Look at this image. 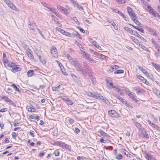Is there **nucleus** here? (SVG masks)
Returning a JSON list of instances; mask_svg holds the SVG:
<instances>
[{"mask_svg":"<svg viewBox=\"0 0 160 160\" xmlns=\"http://www.w3.org/2000/svg\"><path fill=\"white\" fill-rule=\"evenodd\" d=\"M54 153L55 155L56 156H58L59 155V152L58 150H57L54 151Z\"/></svg>","mask_w":160,"mask_h":160,"instance_id":"nucleus-51","label":"nucleus"},{"mask_svg":"<svg viewBox=\"0 0 160 160\" xmlns=\"http://www.w3.org/2000/svg\"><path fill=\"white\" fill-rule=\"evenodd\" d=\"M89 62L91 63H96L97 62L94 59H92V58L89 61Z\"/></svg>","mask_w":160,"mask_h":160,"instance_id":"nucleus-61","label":"nucleus"},{"mask_svg":"<svg viewBox=\"0 0 160 160\" xmlns=\"http://www.w3.org/2000/svg\"><path fill=\"white\" fill-rule=\"evenodd\" d=\"M38 57L39 59V60L43 64H45L46 63V60L45 58L43 57L42 58L41 56L40 55H38Z\"/></svg>","mask_w":160,"mask_h":160,"instance_id":"nucleus-21","label":"nucleus"},{"mask_svg":"<svg viewBox=\"0 0 160 160\" xmlns=\"http://www.w3.org/2000/svg\"><path fill=\"white\" fill-rule=\"evenodd\" d=\"M93 54L96 56V57H99L100 56V55H101L100 54V53H98L97 52H93Z\"/></svg>","mask_w":160,"mask_h":160,"instance_id":"nucleus-56","label":"nucleus"},{"mask_svg":"<svg viewBox=\"0 0 160 160\" xmlns=\"http://www.w3.org/2000/svg\"><path fill=\"white\" fill-rule=\"evenodd\" d=\"M55 144L56 145L59 146L63 148L67 149L68 147V145H67L65 143L57 141L56 142Z\"/></svg>","mask_w":160,"mask_h":160,"instance_id":"nucleus-10","label":"nucleus"},{"mask_svg":"<svg viewBox=\"0 0 160 160\" xmlns=\"http://www.w3.org/2000/svg\"><path fill=\"white\" fill-rule=\"evenodd\" d=\"M116 98L121 102L123 104H125L127 106L130 107L129 106V104L127 102L122 98L120 96H117Z\"/></svg>","mask_w":160,"mask_h":160,"instance_id":"nucleus-11","label":"nucleus"},{"mask_svg":"<svg viewBox=\"0 0 160 160\" xmlns=\"http://www.w3.org/2000/svg\"><path fill=\"white\" fill-rule=\"evenodd\" d=\"M83 66H84V68L83 69V71H85L87 72V71L88 70H89V69L88 68V67L87 66H85V63H83Z\"/></svg>","mask_w":160,"mask_h":160,"instance_id":"nucleus-55","label":"nucleus"},{"mask_svg":"<svg viewBox=\"0 0 160 160\" xmlns=\"http://www.w3.org/2000/svg\"><path fill=\"white\" fill-rule=\"evenodd\" d=\"M136 16H135L134 17L132 18H131L132 20L133 21V22H134L137 25H139L140 24V22H139V21L136 19Z\"/></svg>","mask_w":160,"mask_h":160,"instance_id":"nucleus-27","label":"nucleus"},{"mask_svg":"<svg viewBox=\"0 0 160 160\" xmlns=\"http://www.w3.org/2000/svg\"><path fill=\"white\" fill-rule=\"evenodd\" d=\"M3 63L5 67H10V63L8 61L5 60L3 62Z\"/></svg>","mask_w":160,"mask_h":160,"instance_id":"nucleus-33","label":"nucleus"},{"mask_svg":"<svg viewBox=\"0 0 160 160\" xmlns=\"http://www.w3.org/2000/svg\"><path fill=\"white\" fill-rule=\"evenodd\" d=\"M158 51V52L160 54V46L159 45L158 46V48H155Z\"/></svg>","mask_w":160,"mask_h":160,"instance_id":"nucleus-63","label":"nucleus"},{"mask_svg":"<svg viewBox=\"0 0 160 160\" xmlns=\"http://www.w3.org/2000/svg\"><path fill=\"white\" fill-rule=\"evenodd\" d=\"M3 1L8 6L12 9L15 10L17 12H19V10L10 0H3Z\"/></svg>","mask_w":160,"mask_h":160,"instance_id":"nucleus-3","label":"nucleus"},{"mask_svg":"<svg viewBox=\"0 0 160 160\" xmlns=\"http://www.w3.org/2000/svg\"><path fill=\"white\" fill-rule=\"evenodd\" d=\"M51 52L52 55L54 57H57L58 56V51L56 48L54 47L51 48Z\"/></svg>","mask_w":160,"mask_h":160,"instance_id":"nucleus-8","label":"nucleus"},{"mask_svg":"<svg viewBox=\"0 0 160 160\" xmlns=\"http://www.w3.org/2000/svg\"><path fill=\"white\" fill-rule=\"evenodd\" d=\"M153 92L157 96L159 97L160 96V92L158 90L155 89L153 90Z\"/></svg>","mask_w":160,"mask_h":160,"instance_id":"nucleus-31","label":"nucleus"},{"mask_svg":"<svg viewBox=\"0 0 160 160\" xmlns=\"http://www.w3.org/2000/svg\"><path fill=\"white\" fill-rule=\"evenodd\" d=\"M76 6L79 10H84L83 7L78 4H77V5Z\"/></svg>","mask_w":160,"mask_h":160,"instance_id":"nucleus-45","label":"nucleus"},{"mask_svg":"<svg viewBox=\"0 0 160 160\" xmlns=\"http://www.w3.org/2000/svg\"><path fill=\"white\" fill-rule=\"evenodd\" d=\"M147 10L150 14H152L154 17H156V15H158L157 12L149 5L147 7Z\"/></svg>","mask_w":160,"mask_h":160,"instance_id":"nucleus-5","label":"nucleus"},{"mask_svg":"<svg viewBox=\"0 0 160 160\" xmlns=\"http://www.w3.org/2000/svg\"><path fill=\"white\" fill-rule=\"evenodd\" d=\"M119 12V14L121 15V17L123 18L125 20H127L126 19V17L121 12Z\"/></svg>","mask_w":160,"mask_h":160,"instance_id":"nucleus-49","label":"nucleus"},{"mask_svg":"<svg viewBox=\"0 0 160 160\" xmlns=\"http://www.w3.org/2000/svg\"><path fill=\"white\" fill-rule=\"evenodd\" d=\"M139 46L140 47H141L142 49L145 51L147 50V49L148 48H146L145 46H144L141 43Z\"/></svg>","mask_w":160,"mask_h":160,"instance_id":"nucleus-43","label":"nucleus"},{"mask_svg":"<svg viewBox=\"0 0 160 160\" xmlns=\"http://www.w3.org/2000/svg\"><path fill=\"white\" fill-rule=\"evenodd\" d=\"M116 158L118 160L121 159L122 158V156L121 154H118L116 156Z\"/></svg>","mask_w":160,"mask_h":160,"instance_id":"nucleus-40","label":"nucleus"},{"mask_svg":"<svg viewBox=\"0 0 160 160\" xmlns=\"http://www.w3.org/2000/svg\"><path fill=\"white\" fill-rule=\"evenodd\" d=\"M153 128L155 129L158 130L160 131V128L158 127L156 125L154 124L153 126H152Z\"/></svg>","mask_w":160,"mask_h":160,"instance_id":"nucleus-47","label":"nucleus"},{"mask_svg":"<svg viewBox=\"0 0 160 160\" xmlns=\"http://www.w3.org/2000/svg\"><path fill=\"white\" fill-rule=\"evenodd\" d=\"M27 108L29 112H36L37 110L30 107H27Z\"/></svg>","mask_w":160,"mask_h":160,"instance_id":"nucleus-23","label":"nucleus"},{"mask_svg":"<svg viewBox=\"0 0 160 160\" xmlns=\"http://www.w3.org/2000/svg\"><path fill=\"white\" fill-rule=\"evenodd\" d=\"M32 51L29 50L28 51L26 52V54H27L28 58L30 59L33 60L34 59V57L33 55L31 53Z\"/></svg>","mask_w":160,"mask_h":160,"instance_id":"nucleus-17","label":"nucleus"},{"mask_svg":"<svg viewBox=\"0 0 160 160\" xmlns=\"http://www.w3.org/2000/svg\"><path fill=\"white\" fill-rule=\"evenodd\" d=\"M11 86L15 89V90L18 92H19V90L18 88L16 86L15 84H12L11 85Z\"/></svg>","mask_w":160,"mask_h":160,"instance_id":"nucleus-39","label":"nucleus"},{"mask_svg":"<svg viewBox=\"0 0 160 160\" xmlns=\"http://www.w3.org/2000/svg\"><path fill=\"white\" fill-rule=\"evenodd\" d=\"M142 82L144 83L145 84H146V85H150V83H149L148 81H147V80L144 79Z\"/></svg>","mask_w":160,"mask_h":160,"instance_id":"nucleus-59","label":"nucleus"},{"mask_svg":"<svg viewBox=\"0 0 160 160\" xmlns=\"http://www.w3.org/2000/svg\"><path fill=\"white\" fill-rule=\"evenodd\" d=\"M75 132L76 133H78L80 132V130L78 128H75Z\"/></svg>","mask_w":160,"mask_h":160,"instance_id":"nucleus-62","label":"nucleus"},{"mask_svg":"<svg viewBox=\"0 0 160 160\" xmlns=\"http://www.w3.org/2000/svg\"><path fill=\"white\" fill-rule=\"evenodd\" d=\"M150 41L152 42V44L153 45L155 48H157H157H158V46L159 45L153 38H151Z\"/></svg>","mask_w":160,"mask_h":160,"instance_id":"nucleus-18","label":"nucleus"},{"mask_svg":"<svg viewBox=\"0 0 160 160\" xmlns=\"http://www.w3.org/2000/svg\"><path fill=\"white\" fill-rule=\"evenodd\" d=\"M99 133L101 135H102L103 136L106 137H107V138L110 137V136L109 135V134L106 133V132H104L103 131H100Z\"/></svg>","mask_w":160,"mask_h":160,"instance_id":"nucleus-22","label":"nucleus"},{"mask_svg":"<svg viewBox=\"0 0 160 160\" xmlns=\"http://www.w3.org/2000/svg\"><path fill=\"white\" fill-rule=\"evenodd\" d=\"M57 9L60 12H61L62 9V8H63L62 6L60 5H57Z\"/></svg>","mask_w":160,"mask_h":160,"instance_id":"nucleus-53","label":"nucleus"},{"mask_svg":"<svg viewBox=\"0 0 160 160\" xmlns=\"http://www.w3.org/2000/svg\"><path fill=\"white\" fill-rule=\"evenodd\" d=\"M12 135L14 139H16L17 136L16 133L15 132H12Z\"/></svg>","mask_w":160,"mask_h":160,"instance_id":"nucleus-58","label":"nucleus"},{"mask_svg":"<svg viewBox=\"0 0 160 160\" xmlns=\"http://www.w3.org/2000/svg\"><path fill=\"white\" fill-rule=\"evenodd\" d=\"M124 72V71L123 70H116L114 72V73L116 74H121V73H123Z\"/></svg>","mask_w":160,"mask_h":160,"instance_id":"nucleus-30","label":"nucleus"},{"mask_svg":"<svg viewBox=\"0 0 160 160\" xmlns=\"http://www.w3.org/2000/svg\"><path fill=\"white\" fill-rule=\"evenodd\" d=\"M110 86H112V88H114L115 89V90L117 92H119L120 90V89L118 88V87L116 86H114L113 83L112 82H110Z\"/></svg>","mask_w":160,"mask_h":160,"instance_id":"nucleus-26","label":"nucleus"},{"mask_svg":"<svg viewBox=\"0 0 160 160\" xmlns=\"http://www.w3.org/2000/svg\"><path fill=\"white\" fill-rule=\"evenodd\" d=\"M116 1L119 3L122 4L125 2V0H116Z\"/></svg>","mask_w":160,"mask_h":160,"instance_id":"nucleus-57","label":"nucleus"},{"mask_svg":"<svg viewBox=\"0 0 160 160\" xmlns=\"http://www.w3.org/2000/svg\"><path fill=\"white\" fill-rule=\"evenodd\" d=\"M49 10L52 12L57 17H59V13L58 11H56V10L55 9H52L51 8H49Z\"/></svg>","mask_w":160,"mask_h":160,"instance_id":"nucleus-25","label":"nucleus"},{"mask_svg":"<svg viewBox=\"0 0 160 160\" xmlns=\"http://www.w3.org/2000/svg\"><path fill=\"white\" fill-rule=\"evenodd\" d=\"M136 76L138 78L142 81L145 79L143 77L140 75H137Z\"/></svg>","mask_w":160,"mask_h":160,"instance_id":"nucleus-44","label":"nucleus"},{"mask_svg":"<svg viewBox=\"0 0 160 160\" xmlns=\"http://www.w3.org/2000/svg\"><path fill=\"white\" fill-rule=\"evenodd\" d=\"M57 30H58L59 31H60L62 33L63 35H64L66 36L69 37H70L73 38L74 35H72V33L66 32L64 31L62 29L60 28H58V29H57Z\"/></svg>","mask_w":160,"mask_h":160,"instance_id":"nucleus-6","label":"nucleus"},{"mask_svg":"<svg viewBox=\"0 0 160 160\" xmlns=\"http://www.w3.org/2000/svg\"><path fill=\"white\" fill-rule=\"evenodd\" d=\"M108 113L110 117L115 118H118L120 116L118 113L113 110H111L108 111Z\"/></svg>","mask_w":160,"mask_h":160,"instance_id":"nucleus-4","label":"nucleus"},{"mask_svg":"<svg viewBox=\"0 0 160 160\" xmlns=\"http://www.w3.org/2000/svg\"><path fill=\"white\" fill-rule=\"evenodd\" d=\"M34 73V71L32 70H29L27 73V74L28 77H31L33 75Z\"/></svg>","mask_w":160,"mask_h":160,"instance_id":"nucleus-29","label":"nucleus"},{"mask_svg":"<svg viewBox=\"0 0 160 160\" xmlns=\"http://www.w3.org/2000/svg\"><path fill=\"white\" fill-rule=\"evenodd\" d=\"M2 99H3L7 102H9L10 104H13L12 101L6 96H2Z\"/></svg>","mask_w":160,"mask_h":160,"instance_id":"nucleus-16","label":"nucleus"},{"mask_svg":"<svg viewBox=\"0 0 160 160\" xmlns=\"http://www.w3.org/2000/svg\"><path fill=\"white\" fill-rule=\"evenodd\" d=\"M60 85H59L58 86L56 87H52V90L54 91L58 90V89L60 88Z\"/></svg>","mask_w":160,"mask_h":160,"instance_id":"nucleus-41","label":"nucleus"},{"mask_svg":"<svg viewBox=\"0 0 160 160\" xmlns=\"http://www.w3.org/2000/svg\"><path fill=\"white\" fill-rule=\"evenodd\" d=\"M145 158L146 159L148 160H152V156L149 154H146Z\"/></svg>","mask_w":160,"mask_h":160,"instance_id":"nucleus-37","label":"nucleus"},{"mask_svg":"<svg viewBox=\"0 0 160 160\" xmlns=\"http://www.w3.org/2000/svg\"><path fill=\"white\" fill-rule=\"evenodd\" d=\"M124 150V151H125L124 154L126 155V156L127 157H130L131 155L129 153V152H128L126 150Z\"/></svg>","mask_w":160,"mask_h":160,"instance_id":"nucleus-54","label":"nucleus"},{"mask_svg":"<svg viewBox=\"0 0 160 160\" xmlns=\"http://www.w3.org/2000/svg\"><path fill=\"white\" fill-rule=\"evenodd\" d=\"M89 41L91 42V43H92L93 45L96 42L95 41L93 40L92 38H90L89 40Z\"/></svg>","mask_w":160,"mask_h":160,"instance_id":"nucleus-52","label":"nucleus"},{"mask_svg":"<svg viewBox=\"0 0 160 160\" xmlns=\"http://www.w3.org/2000/svg\"><path fill=\"white\" fill-rule=\"evenodd\" d=\"M52 20L55 22H58V19L54 15H52Z\"/></svg>","mask_w":160,"mask_h":160,"instance_id":"nucleus-36","label":"nucleus"},{"mask_svg":"<svg viewBox=\"0 0 160 160\" xmlns=\"http://www.w3.org/2000/svg\"><path fill=\"white\" fill-rule=\"evenodd\" d=\"M74 66L76 70L81 74L85 76L87 74V72L85 71H83V69L81 65L78 62H74Z\"/></svg>","mask_w":160,"mask_h":160,"instance_id":"nucleus-2","label":"nucleus"},{"mask_svg":"<svg viewBox=\"0 0 160 160\" xmlns=\"http://www.w3.org/2000/svg\"><path fill=\"white\" fill-rule=\"evenodd\" d=\"M88 95L95 98H98V97H100L99 94L98 93L93 94L91 92H88Z\"/></svg>","mask_w":160,"mask_h":160,"instance_id":"nucleus-12","label":"nucleus"},{"mask_svg":"<svg viewBox=\"0 0 160 160\" xmlns=\"http://www.w3.org/2000/svg\"><path fill=\"white\" fill-rule=\"evenodd\" d=\"M145 28L148 31L154 36L157 37L158 35V33L156 32V30L153 28H150L148 26L146 27Z\"/></svg>","mask_w":160,"mask_h":160,"instance_id":"nucleus-7","label":"nucleus"},{"mask_svg":"<svg viewBox=\"0 0 160 160\" xmlns=\"http://www.w3.org/2000/svg\"><path fill=\"white\" fill-rule=\"evenodd\" d=\"M61 12L66 15H67L69 14V12L67 9L65 8L64 7L62 9V11H61Z\"/></svg>","mask_w":160,"mask_h":160,"instance_id":"nucleus-28","label":"nucleus"},{"mask_svg":"<svg viewBox=\"0 0 160 160\" xmlns=\"http://www.w3.org/2000/svg\"><path fill=\"white\" fill-rule=\"evenodd\" d=\"M135 36H137L138 38H140L141 40H143L144 42H146V39L144 38H143L142 37L141 35H139L137 32H134V33L133 34Z\"/></svg>","mask_w":160,"mask_h":160,"instance_id":"nucleus-19","label":"nucleus"},{"mask_svg":"<svg viewBox=\"0 0 160 160\" xmlns=\"http://www.w3.org/2000/svg\"><path fill=\"white\" fill-rule=\"evenodd\" d=\"M72 35H74L73 38L75 36L79 37V34L77 32H75L72 34Z\"/></svg>","mask_w":160,"mask_h":160,"instance_id":"nucleus-60","label":"nucleus"},{"mask_svg":"<svg viewBox=\"0 0 160 160\" xmlns=\"http://www.w3.org/2000/svg\"><path fill=\"white\" fill-rule=\"evenodd\" d=\"M42 4L45 7L49 9V8H51L49 7V6L47 3L45 2H43L42 3Z\"/></svg>","mask_w":160,"mask_h":160,"instance_id":"nucleus-48","label":"nucleus"},{"mask_svg":"<svg viewBox=\"0 0 160 160\" xmlns=\"http://www.w3.org/2000/svg\"><path fill=\"white\" fill-rule=\"evenodd\" d=\"M66 103L68 105H72L73 104V102H72V101L69 99H68V101L66 102Z\"/></svg>","mask_w":160,"mask_h":160,"instance_id":"nucleus-50","label":"nucleus"},{"mask_svg":"<svg viewBox=\"0 0 160 160\" xmlns=\"http://www.w3.org/2000/svg\"><path fill=\"white\" fill-rule=\"evenodd\" d=\"M21 69V68L18 65H16L12 68V71L14 72H16L20 71Z\"/></svg>","mask_w":160,"mask_h":160,"instance_id":"nucleus-13","label":"nucleus"},{"mask_svg":"<svg viewBox=\"0 0 160 160\" xmlns=\"http://www.w3.org/2000/svg\"><path fill=\"white\" fill-rule=\"evenodd\" d=\"M114 70V68L112 66H111L108 69L107 71L108 73H110L112 72Z\"/></svg>","mask_w":160,"mask_h":160,"instance_id":"nucleus-32","label":"nucleus"},{"mask_svg":"<svg viewBox=\"0 0 160 160\" xmlns=\"http://www.w3.org/2000/svg\"><path fill=\"white\" fill-rule=\"evenodd\" d=\"M124 29L126 31H127L128 32L131 34H133V33H134V31L133 30H132V29H131V28L128 27H125L124 28Z\"/></svg>","mask_w":160,"mask_h":160,"instance_id":"nucleus-20","label":"nucleus"},{"mask_svg":"<svg viewBox=\"0 0 160 160\" xmlns=\"http://www.w3.org/2000/svg\"><path fill=\"white\" fill-rule=\"evenodd\" d=\"M129 96L135 102H138V100H137L136 98H135V96L132 94L129 95Z\"/></svg>","mask_w":160,"mask_h":160,"instance_id":"nucleus-34","label":"nucleus"},{"mask_svg":"<svg viewBox=\"0 0 160 160\" xmlns=\"http://www.w3.org/2000/svg\"><path fill=\"white\" fill-rule=\"evenodd\" d=\"M130 38L137 45H138L139 46L141 44V42L136 38L132 36H131Z\"/></svg>","mask_w":160,"mask_h":160,"instance_id":"nucleus-15","label":"nucleus"},{"mask_svg":"<svg viewBox=\"0 0 160 160\" xmlns=\"http://www.w3.org/2000/svg\"><path fill=\"white\" fill-rule=\"evenodd\" d=\"M96 48H97L99 50H102V49L101 48V47L99 45L97 42L94 44L93 45Z\"/></svg>","mask_w":160,"mask_h":160,"instance_id":"nucleus-38","label":"nucleus"},{"mask_svg":"<svg viewBox=\"0 0 160 160\" xmlns=\"http://www.w3.org/2000/svg\"><path fill=\"white\" fill-rule=\"evenodd\" d=\"M84 158H83L82 157L78 156L77 157V159L78 160H84Z\"/></svg>","mask_w":160,"mask_h":160,"instance_id":"nucleus-64","label":"nucleus"},{"mask_svg":"<svg viewBox=\"0 0 160 160\" xmlns=\"http://www.w3.org/2000/svg\"><path fill=\"white\" fill-rule=\"evenodd\" d=\"M132 120L135 125L139 129V131L141 132V134L144 137L147 138H148L149 136L148 134L146 133L145 129L142 127L141 125L134 119H132Z\"/></svg>","mask_w":160,"mask_h":160,"instance_id":"nucleus-1","label":"nucleus"},{"mask_svg":"<svg viewBox=\"0 0 160 160\" xmlns=\"http://www.w3.org/2000/svg\"><path fill=\"white\" fill-rule=\"evenodd\" d=\"M82 52L84 54L83 56V57L85 58L89 62L92 58H90V55L82 51Z\"/></svg>","mask_w":160,"mask_h":160,"instance_id":"nucleus-14","label":"nucleus"},{"mask_svg":"<svg viewBox=\"0 0 160 160\" xmlns=\"http://www.w3.org/2000/svg\"><path fill=\"white\" fill-rule=\"evenodd\" d=\"M89 78L91 79L92 82L93 84H95L96 83V79L93 77L92 75L89 77Z\"/></svg>","mask_w":160,"mask_h":160,"instance_id":"nucleus-35","label":"nucleus"},{"mask_svg":"<svg viewBox=\"0 0 160 160\" xmlns=\"http://www.w3.org/2000/svg\"><path fill=\"white\" fill-rule=\"evenodd\" d=\"M151 63L156 69L160 70V67L159 64H157L152 62H151Z\"/></svg>","mask_w":160,"mask_h":160,"instance_id":"nucleus-24","label":"nucleus"},{"mask_svg":"<svg viewBox=\"0 0 160 160\" xmlns=\"http://www.w3.org/2000/svg\"><path fill=\"white\" fill-rule=\"evenodd\" d=\"M138 68L143 73L146 71L145 69L143 68L141 66H138Z\"/></svg>","mask_w":160,"mask_h":160,"instance_id":"nucleus-42","label":"nucleus"},{"mask_svg":"<svg viewBox=\"0 0 160 160\" xmlns=\"http://www.w3.org/2000/svg\"><path fill=\"white\" fill-rule=\"evenodd\" d=\"M127 10L128 11V13L131 18H132L135 16H136V15L131 8L129 7H128L127 8Z\"/></svg>","mask_w":160,"mask_h":160,"instance_id":"nucleus-9","label":"nucleus"},{"mask_svg":"<svg viewBox=\"0 0 160 160\" xmlns=\"http://www.w3.org/2000/svg\"><path fill=\"white\" fill-rule=\"evenodd\" d=\"M99 98L101 100L102 102H104V101H105V99H106V98H105L101 96L100 95V97H98V98Z\"/></svg>","mask_w":160,"mask_h":160,"instance_id":"nucleus-46","label":"nucleus"}]
</instances>
